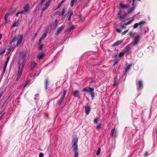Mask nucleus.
<instances>
[{"instance_id":"obj_1","label":"nucleus","mask_w":157,"mask_h":157,"mask_svg":"<svg viewBox=\"0 0 157 157\" xmlns=\"http://www.w3.org/2000/svg\"><path fill=\"white\" fill-rule=\"evenodd\" d=\"M26 54H23L21 55L19 58L17 62L18 66V71L17 73V77L16 80H17L20 78L23 72V68L26 62Z\"/></svg>"},{"instance_id":"obj_2","label":"nucleus","mask_w":157,"mask_h":157,"mask_svg":"<svg viewBox=\"0 0 157 157\" xmlns=\"http://www.w3.org/2000/svg\"><path fill=\"white\" fill-rule=\"evenodd\" d=\"M94 91V88L89 87H85L82 90V91L90 93L92 99H93L95 97V93Z\"/></svg>"},{"instance_id":"obj_3","label":"nucleus","mask_w":157,"mask_h":157,"mask_svg":"<svg viewBox=\"0 0 157 157\" xmlns=\"http://www.w3.org/2000/svg\"><path fill=\"white\" fill-rule=\"evenodd\" d=\"M78 140V139L77 136L76 135L75 136L72 140V147L73 149L78 148L77 145Z\"/></svg>"},{"instance_id":"obj_4","label":"nucleus","mask_w":157,"mask_h":157,"mask_svg":"<svg viewBox=\"0 0 157 157\" xmlns=\"http://www.w3.org/2000/svg\"><path fill=\"white\" fill-rule=\"evenodd\" d=\"M140 35L138 34L135 36L133 37V40L132 43V44L133 45L135 46L137 45L140 41Z\"/></svg>"},{"instance_id":"obj_5","label":"nucleus","mask_w":157,"mask_h":157,"mask_svg":"<svg viewBox=\"0 0 157 157\" xmlns=\"http://www.w3.org/2000/svg\"><path fill=\"white\" fill-rule=\"evenodd\" d=\"M67 90H64L63 91V93L62 95L61 96L59 100L58 101V104L59 105H61L64 100L65 96L66 94Z\"/></svg>"},{"instance_id":"obj_6","label":"nucleus","mask_w":157,"mask_h":157,"mask_svg":"<svg viewBox=\"0 0 157 157\" xmlns=\"http://www.w3.org/2000/svg\"><path fill=\"white\" fill-rule=\"evenodd\" d=\"M137 89L138 90H140L143 87V82L141 80H139L136 84Z\"/></svg>"},{"instance_id":"obj_7","label":"nucleus","mask_w":157,"mask_h":157,"mask_svg":"<svg viewBox=\"0 0 157 157\" xmlns=\"http://www.w3.org/2000/svg\"><path fill=\"white\" fill-rule=\"evenodd\" d=\"M64 28V26H62L58 28L57 29L56 32L55 33V34L58 35L61 31Z\"/></svg>"},{"instance_id":"obj_8","label":"nucleus","mask_w":157,"mask_h":157,"mask_svg":"<svg viewBox=\"0 0 157 157\" xmlns=\"http://www.w3.org/2000/svg\"><path fill=\"white\" fill-rule=\"evenodd\" d=\"M29 6H30L29 4H26L23 7V8L24 9V11L26 12H27L29 11Z\"/></svg>"},{"instance_id":"obj_9","label":"nucleus","mask_w":157,"mask_h":157,"mask_svg":"<svg viewBox=\"0 0 157 157\" xmlns=\"http://www.w3.org/2000/svg\"><path fill=\"white\" fill-rule=\"evenodd\" d=\"M73 95L75 97L80 98L79 92L78 90H75L74 91Z\"/></svg>"},{"instance_id":"obj_10","label":"nucleus","mask_w":157,"mask_h":157,"mask_svg":"<svg viewBox=\"0 0 157 157\" xmlns=\"http://www.w3.org/2000/svg\"><path fill=\"white\" fill-rule=\"evenodd\" d=\"M129 5L125 4L124 5L122 3H121L120 4L119 7V9H124V8H128L129 7Z\"/></svg>"},{"instance_id":"obj_11","label":"nucleus","mask_w":157,"mask_h":157,"mask_svg":"<svg viewBox=\"0 0 157 157\" xmlns=\"http://www.w3.org/2000/svg\"><path fill=\"white\" fill-rule=\"evenodd\" d=\"M131 48L130 47L129 45L127 46L125 48L124 52L128 55L131 52Z\"/></svg>"},{"instance_id":"obj_12","label":"nucleus","mask_w":157,"mask_h":157,"mask_svg":"<svg viewBox=\"0 0 157 157\" xmlns=\"http://www.w3.org/2000/svg\"><path fill=\"white\" fill-rule=\"evenodd\" d=\"M36 65L37 63L36 62L34 61H32L31 63V65L30 66V69L31 70H33Z\"/></svg>"},{"instance_id":"obj_13","label":"nucleus","mask_w":157,"mask_h":157,"mask_svg":"<svg viewBox=\"0 0 157 157\" xmlns=\"http://www.w3.org/2000/svg\"><path fill=\"white\" fill-rule=\"evenodd\" d=\"M85 112L86 115H88L90 111V108L89 106H86L85 107Z\"/></svg>"},{"instance_id":"obj_14","label":"nucleus","mask_w":157,"mask_h":157,"mask_svg":"<svg viewBox=\"0 0 157 157\" xmlns=\"http://www.w3.org/2000/svg\"><path fill=\"white\" fill-rule=\"evenodd\" d=\"M56 14L59 16H63L65 13V8H63L61 11H57L56 12Z\"/></svg>"},{"instance_id":"obj_15","label":"nucleus","mask_w":157,"mask_h":157,"mask_svg":"<svg viewBox=\"0 0 157 157\" xmlns=\"http://www.w3.org/2000/svg\"><path fill=\"white\" fill-rule=\"evenodd\" d=\"M126 14H125L124 15H120L119 16V18L120 20L124 21L126 20Z\"/></svg>"},{"instance_id":"obj_16","label":"nucleus","mask_w":157,"mask_h":157,"mask_svg":"<svg viewBox=\"0 0 157 157\" xmlns=\"http://www.w3.org/2000/svg\"><path fill=\"white\" fill-rule=\"evenodd\" d=\"M50 3L51 2L48 1L46 2L44 5V7L42 9V11H43V12H44L48 7Z\"/></svg>"},{"instance_id":"obj_17","label":"nucleus","mask_w":157,"mask_h":157,"mask_svg":"<svg viewBox=\"0 0 157 157\" xmlns=\"http://www.w3.org/2000/svg\"><path fill=\"white\" fill-rule=\"evenodd\" d=\"M117 131L115 128L112 129L111 131V134L112 136L115 138L117 136Z\"/></svg>"},{"instance_id":"obj_18","label":"nucleus","mask_w":157,"mask_h":157,"mask_svg":"<svg viewBox=\"0 0 157 157\" xmlns=\"http://www.w3.org/2000/svg\"><path fill=\"white\" fill-rule=\"evenodd\" d=\"M47 34V31H45L43 35H42L41 37L40 38L39 41V43H41V40L43 39H44L46 36Z\"/></svg>"},{"instance_id":"obj_19","label":"nucleus","mask_w":157,"mask_h":157,"mask_svg":"<svg viewBox=\"0 0 157 157\" xmlns=\"http://www.w3.org/2000/svg\"><path fill=\"white\" fill-rule=\"evenodd\" d=\"M67 14L68 16V21H70L71 20V16L73 15V12L72 10L68 11L67 13Z\"/></svg>"},{"instance_id":"obj_20","label":"nucleus","mask_w":157,"mask_h":157,"mask_svg":"<svg viewBox=\"0 0 157 157\" xmlns=\"http://www.w3.org/2000/svg\"><path fill=\"white\" fill-rule=\"evenodd\" d=\"M122 42V41L121 40H119L117 41L116 42L114 43V44H113L112 45V47H113L114 46H117L119 44H121V43Z\"/></svg>"},{"instance_id":"obj_21","label":"nucleus","mask_w":157,"mask_h":157,"mask_svg":"<svg viewBox=\"0 0 157 157\" xmlns=\"http://www.w3.org/2000/svg\"><path fill=\"white\" fill-rule=\"evenodd\" d=\"M10 15V13H6L5 14L4 16L5 20V24H6V23L8 22V18Z\"/></svg>"},{"instance_id":"obj_22","label":"nucleus","mask_w":157,"mask_h":157,"mask_svg":"<svg viewBox=\"0 0 157 157\" xmlns=\"http://www.w3.org/2000/svg\"><path fill=\"white\" fill-rule=\"evenodd\" d=\"M73 151L75 152V157H78V149H73Z\"/></svg>"},{"instance_id":"obj_23","label":"nucleus","mask_w":157,"mask_h":157,"mask_svg":"<svg viewBox=\"0 0 157 157\" xmlns=\"http://www.w3.org/2000/svg\"><path fill=\"white\" fill-rule=\"evenodd\" d=\"M138 23L139 26L142 27L145 24L146 21H142Z\"/></svg>"},{"instance_id":"obj_24","label":"nucleus","mask_w":157,"mask_h":157,"mask_svg":"<svg viewBox=\"0 0 157 157\" xmlns=\"http://www.w3.org/2000/svg\"><path fill=\"white\" fill-rule=\"evenodd\" d=\"M23 38V35H21L20 38H19L17 42V45H19L20 44L22 40V39Z\"/></svg>"},{"instance_id":"obj_25","label":"nucleus","mask_w":157,"mask_h":157,"mask_svg":"<svg viewBox=\"0 0 157 157\" xmlns=\"http://www.w3.org/2000/svg\"><path fill=\"white\" fill-rule=\"evenodd\" d=\"M135 9V6H133L132 7V8H130L129 10L127 12V14H129L131 13L132 11L134 10V9Z\"/></svg>"},{"instance_id":"obj_26","label":"nucleus","mask_w":157,"mask_h":157,"mask_svg":"<svg viewBox=\"0 0 157 157\" xmlns=\"http://www.w3.org/2000/svg\"><path fill=\"white\" fill-rule=\"evenodd\" d=\"M45 55V54L43 53H40L37 56V58L39 59H41Z\"/></svg>"},{"instance_id":"obj_27","label":"nucleus","mask_w":157,"mask_h":157,"mask_svg":"<svg viewBox=\"0 0 157 157\" xmlns=\"http://www.w3.org/2000/svg\"><path fill=\"white\" fill-rule=\"evenodd\" d=\"M77 0H71V2L70 6L71 7H72L74 6V4L75 3H76L77 2Z\"/></svg>"},{"instance_id":"obj_28","label":"nucleus","mask_w":157,"mask_h":157,"mask_svg":"<svg viewBox=\"0 0 157 157\" xmlns=\"http://www.w3.org/2000/svg\"><path fill=\"white\" fill-rule=\"evenodd\" d=\"M131 65L129 64L126 67V68L125 71V73H126V72H128L129 71V69L131 67Z\"/></svg>"},{"instance_id":"obj_29","label":"nucleus","mask_w":157,"mask_h":157,"mask_svg":"<svg viewBox=\"0 0 157 157\" xmlns=\"http://www.w3.org/2000/svg\"><path fill=\"white\" fill-rule=\"evenodd\" d=\"M38 44V45L39 46V47L38 48V49H39V50H41V49H42V48L43 46V44H41V43H39V41Z\"/></svg>"},{"instance_id":"obj_30","label":"nucleus","mask_w":157,"mask_h":157,"mask_svg":"<svg viewBox=\"0 0 157 157\" xmlns=\"http://www.w3.org/2000/svg\"><path fill=\"white\" fill-rule=\"evenodd\" d=\"M133 20V19L132 20H130L129 21L127 22H126V23H124V25H127L130 24L131 22H132Z\"/></svg>"},{"instance_id":"obj_31","label":"nucleus","mask_w":157,"mask_h":157,"mask_svg":"<svg viewBox=\"0 0 157 157\" xmlns=\"http://www.w3.org/2000/svg\"><path fill=\"white\" fill-rule=\"evenodd\" d=\"M18 25V21H16L13 24V25L12 26V27L13 28L14 27L17 26Z\"/></svg>"},{"instance_id":"obj_32","label":"nucleus","mask_w":157,"mask_h":157,"mask_svg":"<svg viewBox=\"0 0 157 157\" xmlns=\"http://www.w3.org/2000/svg\"><path fill=\"white\" fill-rule=\"evenodd\" d=\"M125 53L124 52H120L118 56L120 57H121L124 55Z\"/></svg>"},{"instance_id":"obj_33","label":"nucleus","mask_w":157,"mask_h":157,"mask_svg":"<svg viewBox=\"0 0 157 157\" xmlns=\"http://www.w3.org/2000/svg\"><path fill=\"white\" fill-rule=\"evenodd\" d=\"M48 84V80L46 79L45 80V88L46 90H47V86Z\"/></svg>"},{"instance_id":"obj_34","label":"nucleus","mask_w":157,"mask_h":157,"mask_svg":"<svg viewBox=\"0 0 157 157\" xmlns=\"http://www.w3.org/2000/svg\"><path fill=\"white\" fill-rule=\"evenodd\" d=\"M75 28V27L73 25H70L69 27V28L68 29V30L73 29Z\"/></svg>"},{"instance_id":"obj_35","label":"nucleus","mask_w":157,"mask_h":157,"mask_svg":"<svg viewBox=\"0 0 157 157\" xmlns=\"http://www.w3.org/2000/svg\"><path fill=\"white\" fill-rule=\"evenodd\" d=\"M99 120L98 117H96L94 121V123H97Z\"/></svg>"},{"instance_id":"obj_36","label":"nucleus","mask_w":157,"mask_h":157,"mask_svg":"<svg viewBox=\"0 0 157 157\" xmlns=\"http://www.w3.org/2000/svg\"><path fill=\"white\" fill-rule=\"evenodd\" d=\"M117 78H114V86H115L117 84Z\"/></svg>"},{"instance_id":"obj_37","label":"nucleus","mask_w":157,"mask_h":157,"mask_svg":"<svg viewBox=\"0 0 157 157\" xmlns=\"http://www.w3.org/2000/svg\"><path fill=\"white\" fill-rule=\"evenodd\" d=\"M101 151V149L100 148H99L97 151L96 154L97 155H99L100 154Z\"/></svg>"},{"instance_id":"obj_38","label":"nucleus","mask_w":157,"mask_h":157,"mask_svg":"<svg viewBox=\"0 0 157 157\" xmlns=\"http://www.w3.org/2000/svg\"><path fill=\"white\" fill-rule=\"evenodd\" d=\"M10 57H8V58L7 59V60H6V62L5 63L4 65L7 66V63H8L9 62V60Z\"/></svg>"},{"instance_id":"obj_39","label":"nucleus","mask_w":157,"mask_h":157,"mask_svg":"<svg viewBox=\"0 0 157 157\" xmlns=\"http://www.w3.org/2000/svg\"><path fill=\"white\" fill-rule=\"evenodd\" d=\"M62 3H61V2H59V4H58V5L57 8H56V9H55V10L57 9L58 8H59V7H60V6H61L62 5Z\"/></svg>"},{"instance_id":"obj_40","label":"nucleus","mask_w":157,"mask_h":157,"mask_svg":"<svg viewBox=\"0 0 157 157\" xmlns=\"http://www.w3.org/2000/svg\"><path fill=\"white\" fill-rule=\"evenodd\" d=\"M101 124H100L96 127V129L98 130H99V129H100L101 128Z\"/></svg>"},{"instance_id":"obj_41","label":"nucleus","mask_w":157,"mask_h":157,"mask_svg":"<svg viewBox=\"0 0 157 157\" xmlns=\"http://www.w3.org/2000/svg\"><path fill=\"white\" fill-rule=\"evenodd\" d=\"M45 0H40L39 4L42 5L43 3L45 1Z\"/></svg>"},{"instance_id":"obj_42","label":"nucleus","mask_w":157,"mask_h":157,"mask_svg":"<svg viewBox=\"0 0 157 157\" xmlns=\"http://www.w3.org/2000/svg\"><path fill=\"white\" fill-rule=\"evenodd\" d=\"M138 26V23H135L133 25V28L134 29L136 28Z\"/></svg>"},{"instance_id":"obj_43","label":"nucleus","mask_w":157,"mask_h":157,"mask_svg":"<svg viewBox=\"0 0 157 157\" xmlns=\"http://www.w3.org/2000/svg\"><path fill=\"white\" fill-rule=\"evenodd\" d=\"M128 29H127V30L124 31V32H123L122 33V35H123L125 34L128 32Z\"/></svg>"},{"instance_id":"obj_44","label":"nucleus","mask_w":157,"mask_h":157,"mask_svg":"<svg viewBox=\"0 0 157 157\" xmlns=\"http://www.w3.org/2000/svg\"><path fill=\"white\" fill-rule=\"evenodd\" d=\"M120 10L118 12V16H119L120 15H121V12H122V10H121V9H119Z\"/></svg>"},{"instance_id":"obj_45","label":"nucleus","mask_w":157,"mask_h":157,"mask_svg":"<svg viewBox=\"0 0 157 157\" xmlns=\"http://www.w3.org/2000/svg\"><path fill=\"white\" fill-rule=\"evenodd\" d=\"M44 156V154L42 152L39 153V157H43Z\"/></svg>"},{"instance_id":"obj_46","label":"nucleus","mask_w":157,"mask_h":157,"mask_svg":"<svg viewBox=\"0 0 157 157\" xmlns=\"http://www.w3.org/2000/svg\"><path fill=\"white\" fill-rule=\"evenodd\" d=\"M116 31L118 33H121V29L118 28L116 29Z\"/></svg>"},{"instance_id":"obj_47","label":"nucleus","mask_w":157,"mask_h":157,"mask_svg":"<svg viewBox=\"0 0 157 157\" xmlns=\"http://www.w3.org/2000/svg\"><path fill=\"white\" fill-rule=\"evenodd\" d=\"M5 52V49H4L0 53V56H2Z\"/></svg>"},{"instance_id":"obj_48","label":"nucleus","mask_w":157,"mask_h":157,"mask_svg":"<svg viewBox=\"0 0 157 157\" xmlns=\"http://www.w3.org/2000/svg\"><path fill=\"white\" fill-rule=\"evenodd\" d=\"M133 34L132 32L131 31L129 32V35L130 36H132L133 37L134 36L133 35Z\"/></svg>"},{"instance_id":"obj_49","label":"nucleus","mask_w":157,"mask_h":157,"mask_svg":"<svg viewBox=\"0 0 157 157\" xmlns=\"http://www.w3.org/2000/svg\"><path fill=\"white\" fill-rule=\"evenodd\" d=\"M118 61L117 60V59L115 60V63L113 64V65L114 66L115 65L118 63Z\"/></svg>"},{"instance_id":"obj_50","label":"nucleus","mask_w":157,"mask_h":157,"mask_svg":"<svg viewBox=\"0 0 157 157\" xmlns=\"http://www.w3.org/2000/svg\"><path fill=\"white\" fill-rule=\"evenodd\" d=\"M37 32H36L35 34H34V35L33 38V39H35L36 37V36L37 35Z\"/></svg>"},{"instance_id":"obj_51","label":"nucleus","mask_w":157,"mask_h":157,"mask_svg":"<svg viewBox=\"0 0 157 157\" xmlns=\"http://www.w3.org/2000/svg\"><path fill=\"white\" fill-rule=\"evenodd\" d=\"M6 66H5L4 65V66L3 68V72L4 73L5 72V71L6 67Z\"/></svg>"},{"instance_id":"obj_52","label":"nucleus","mask_w":157,"mask_h":157,"mask_svg":"<svg viewBox=\"0 0 157 157\" xmlns=\"http://www.w3.org/2000/svg\"><path fill=\"white\" fill-rule=\"evenodd\" d=\"M135 0H133V3H132V5L133 6H133H135V7H136V5H134V2H135Z\"/></svg>"},{"instance_id":"obj_53","label":"nucleus","mask_w":157,"mask_h":157,"mask_svg":"<svg viewBox=\"0 0 157 157\" xmlns=\"http://www.w3.org/2000/svg\"><path fill=\"white\" fill-rule=\"evenodd\" d=\"M121 28H124V29H125L126 28L125 25H121Z\"/></svg>"},{"instance_id":"obj_54","label":"nucleus","mask_w":157,"mask_h":157,"mask_svg":"<svg viewBox=\"0 0 157 157\" xmlns=\"http://www.w3.org/2000/svg\"><path fill=\"white\" fill-rule=\"evenodd\" d=\"M24 12H25V11L24 10H22V11H19V12H19V13L20 14V13H23Z\"/></svg>"},{"instance_id":"obj_55","label":"nucleus","mask_w":157,"mask_h":157,"mask_svg":"<svg viewBox=\"0 0 157 157\" xmlns=\"http://www.w3.org/2000/svg\"><path fill=\"white\" fill-rule=\"evenodd\" d=\"M28 83V82H27L24 85V88H25V87L26 86Z\"/></svg>"},{"instance_id":"obj_56","label":"nucleus","mask_w":157,"mask_h":157,"mask_svg":"<svg viewBox=\"0 0 157 157\" xmlns=\"http://www.w3.org/2000/svg\"><path fill=\"white\" fill-rule=\"evenodd\" d=\"M55 23L56 24V26H57V20H56L55 21Z\"/></svg>"},{"instance_id":"obj_57","label":"nucleus","mask_w":157,"mask_h":157,"mask_svg":"<svg viewBox=\"0 0 157 157\" xmlns=\"http://www.w3.org/2000/svg\"><path fill=\"white\" fill-rule=\"evenodd\" d=\"M2 94H3V92H2L1 94H0V99L1 98L2 95Z\"/></svg>"},{"instance_id":"obj_58","label":"nucleus","mask_w":157,"mask_h":157,"mask_svg":"<svg viewBox=\"0 0 157 157\" xmlns=\"http://www.w3.org/2000/svg\"><path fill=\"white\" fill-rule=\"evenodd\" d=\"M66 0H62V1L61 2V3L62 4L63 3L65 2Z\"/></svg>"},{"instance_id":"obj_59","label":"nucleus","mask_w":157,"mask_h":157,"mask_svg":"<svg viewBox=\"0 0 157 157\" xmlns=\"http://www.w3.org/2000/svg\"><path fill=\"white\" fill-rule=\"evenodd\" d=\"M19 14V13L18 12L16 13V15L17 16H18V14Z\"/></svg>"},{"instance_id":"obj_60","label":"nucleus","mask_w":157,"mask_h":157,"mask_svg":"<svg viewBox=\"0 0 157 157\" xmlns=\"http://www.w3.org/2000/svg\"><path fill=\"white\" fill-rule=\"evenodd\" d=\"M2 37V34H0V40L1 39Z\"/></svg>"},{"instance_id":"obj_61","label":"nucleus","mask_w":157,"mask_h":157,"mask_svg":"<svg viewBox=\"0 0 157 157\" xmlns=\"http://www.w3.org/2000/svg\"><path fill=\"white\" fill-rule=\"evenodd\" d=\"M69 25H70H70H71V22H69Z\"/></svg>"},{"instance_id":"obj_62","label":"nucleus","mask_w":157,"mask_h":157,"mask_svg":"<svg viewBox=\"0 0 157 157\" xmlns=\"http://www.w3.org/2000/svg\"><path fill=\"white\" fill-rule=\"evenodd\" d=\"M52 0H48V1L51 3V1Z\"/></svg>"},{"instance_id":"obj_63","label":"nucleus","mask_w":157,"mask_h":157,"mask_svg":"<svg viewBox=\"0 0 157 157\" xmlns=\"http://www.w3.org/2000/svg\"><path fill=\"white\" fill-rule=\"evenodd\" d=\"M8 51H9V53L10 52V48L8 49Z\"/></svg>"},{"instance_id":"obj_64","label":"nucleus","mask_w":157,"mask_h":157,"mask_svg":"<svg viewBox=\"0 0 157 157\" xmlns=\"http://www.w3.org/2000/svg\"><path fill=\"white\" fill-rule=\"evenodd\" d=\"M145 154H146V155H147V152H145Z\"/></svg>"}]
</instances>
